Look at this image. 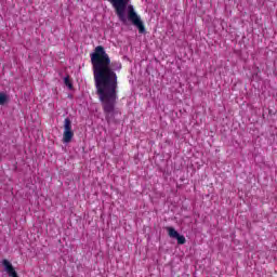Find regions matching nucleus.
Returning a JSON list of instances; mask_svg holds the SVG:
<instances>
[{"mask_svg": "<svg viewBox=\"0 0 277 277\" xmlns=\"http://www.w3.org/2000/svg\"><path fill=\"white\" fill-rule=\"evenodd\" d=\"M107 1L111 3L120 23H122L123 25H127V5H129V2L131 0H107Z\"/></svg>", "mask_w": 277, "mask_h": 277, "instance_id": "obj_2", "label": "nucleus"}, {"mask_svg": "<svg viewBox=\"0 0 277 277\" xmlns=\"http://www.w3.org/2000/svg\"><path fill=\"white\" fill-rule=\"evenodd\" d=\"M104 111L106 114V118H114V114H115L114 105H104Z\"/></svg>", "mask_w": 277, "mask_h": 277, "instance_id": "obj_7", "label": "nucleus"}, {"mask_svg": "<svg viewBox=\"0 0 277 277\" xmlns=\"http://www.w3.org/2000/svg\"><path fill=\"white\" fill-rule=\"evenodd\" d=\"M64 133H63V142L65 144H70L72 142V137L75 135V132H72V122L70 119L66 118L64 122Z\"/></svg>", "mask_w": 277, "mask_h": 277, "instance_id": "obj_4", "label": "nucleus"}, {"mask_svg": "<svg viewBox=\"0 0 277 277\" xmlns=\"http://www.w3.org/2000/svg\"><path fill=\"white\" fill-rule=\"evenodd\" d=\"M2 265L9 277H18V273H16V269H14V266L12 265V263H10V261L3 260Z\"/></svg>", "mask_w": 277, "mask_h": 277, "instance_id": "obj_6", "label": "nucleus"}, {"mask_svg": "<svg viewBox=\"0 0 277 277\" xmlns=\"http://www.w3.org/2000/svg\"><path fill=\"white\" fill-rule=\"evenodd\" d=\"M64 83L68 88V90H72V82L70 81V76L65 77Z\"/></svg>", "mask_w": 277, "mask_h": 277, "instance_id": "obj_9", "label": "nucleus"}, {"mask_svg": "<svg viewBox=\"0 0 277 277\" xmlns=\"http://www.w3.org/2000/svg\"><path fill=\"white\" fill-rule=\"evenodd\" d=\"M167 230L169 233V237H171V239H176L179 246H183L185 241H187L185 236L179 234L174 227H167Z\"/></svg>", "mask_w": 277, "mask_h": 277, "instance_id": "obj_5", "label": "nucleus"}, {"mask_svg": "<svg viewBox=\"0 0 277 277\" xmlns=\"http://www.w3.org/2000/svg\"><path fill=\"white\" fill-rule=\"evenodd\" d=\"M91 64L100 101L106 105H114L116 103L118 76L111 68V58L103 45H97L91 53Z\"/></svg>", "mask_w": 277, "mask_h": 277, "instance_id": "obj_1", "label": "nucleus"}, {"mask_svg": "<svg viewBox=\"0 0 277 277\" xmlns=\"http://www.w3.org/2000/svg\"><path fill=\"white\" fill-rule=\"evenodd\" d=\"M10 103V95H8V93L5 92H1L0 93V105H5Z\"/></svg>", "mask_w": 277, "mask_h": 277, "instance_id": "obj_8", "label": "nucleus"}, {"mask_svg": "<svg viewBox=\"0 0 277 277\" xmlns=\"http://www.w3.org/2000/svg\"><path fill=\"white\" fill-rule=\"evenodd\" d=\"M128 18L131 21L134 27H137L140 34H144V31H146V28H144V23L135 12V9H133V5L128 6Z\"/></svg>", "mask_w": 277, "mask_h": 277, "instance_id": "obj_3", "label": "nucleus"}]
</instances>
